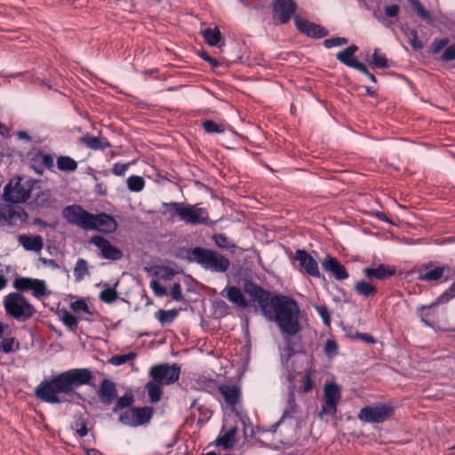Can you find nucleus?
<instances>
[{
    "label": "nucleus",
    "mask_w": 455,
    "mask_h": 455,
    "mask_svg": "<svg viewBox=\"0 0 455 455\" xmlns=\"http://www.w3.org/2000/svg\"><path fill=\"white\" fill-rule=\"evenodd\" d=\"M92 379V372L87 368L70 369L52 376L50 379L43 380L35 388V395L37 399L52 404H80L85 399L82 394L76 392V388L89 385Z\"/></svg>",
    "instance_id": "nucleus-1"
},
{
    "label": "nucleus",
    "mask_w": 455,
    "mask_h": 455,
    "mask_svg": "<svg viewBox=\"0 0 455 455\" xmlns=\"http://www.w3.org/2000/svg\"><path fill=\"white\" fill-rule=\"evenodd\" d=\"M299 306L291 296L281 294L275 299V307L268 320L275 321L283 334L295 336L301 329Z\"/></svg>",
    "instance_id": "nucleus-2"
},
{
    "label": "nucleus",
    "mask_w": 455,
    "mask_h": 455,
    "mask_svg": "<svg viewBox=\"0 0 455 455\" xmlns=\"http://www.w3.org/2000/svg\"><path fill=\"white\" fill-rule=\"evenodd\" d=\"M187 259L212 272L225 273L230 267V260L225 255L204 247L196 246L189 249L187 252Z\"/></svg>",
    "instance_id": "nucleus-3"
},
{
    "label": "nucleus",
    "mask_w": 455,
    "mask_h": 455,
    "mask_svg": "<svg viewBox=\"0 0 455 455\" xmlns=\"http://www.w3.org/2000/svg\"><path fill=\"white\" fill-rule=\"evenodd\" d=\"M5 313L18 322H26L36 313V307L20 292H12L4 300Z\"/></svg>",
    "instance_id": "nucleus-4"
},
{
    "label": "nucleus",
    "mask_w": 455,
    "mask_h": 455,
    "mask_svg": "<svg viewBox=\"0 0 455 455\" xmlns=\"http://www.w3.org/2000/svg\"><path fill=\"white\" fill-rule=\"evenodd\" d=\"M455 298V283L440 294L429 305H422L417 307L416 313L425 326L435 329V323L438 320L437 307L449 302ZM455 331V328L451 330Z\"/></svg>",
    "instance_id": "nucleus-5"
},
{
    "label": "nucleus",
    "mask_w": 455,
    "mask_h": 455,
    "mask_svg": "<svg viewBox=\"0 0 455 455\" xmlns=\"http://www.w3.org/2000/svg\"><path fill=\"white\" fill-rule=\"evenodd\" d=\"M175 213L180 220L187 224L193 226L204 225L206 227H212L215 221L210 220L209 213L206 208L197 207L196 205L183 204H174Z\"/></svg>",
    "instance_id": "nucleus-6"
},
{
    "label": "nucleus",
    "mask_w": 455,
    "mask_h": 455,
    "mask_svg": "<svg viewBox=\"0 0 455 455\" xmlns=\"http://www.w3.org/2000/svg\"><path fill=\"white\" fill-rule=\"evenodd\" d=\"M244 290L253 302L257 304L262 315L268 319L275 307V299L279 298L281 294H273L252 282L247 283Z\"/></svg>",
    "instance_id": "nucleus-7"
},
{
    "label": "nucleus",
    "mask_w": 455,
    "mask_h": 455,
    "mask_svg": "<svg viewBox=\"0 0 455 455\" xmlns=\"http://www.w3.org/2000/svg\"><path fill=\"white\" fill-rule=\"evenodd\" d=\"M395 411V407L391 403H376L363 407L357 418L365 423H383L394 415Z\"/></svg>",
    "instance_id": "nucleus-8"
},
{
    "label": "nucleus",
    "mask_w": 455,
    "mask_h": 455,
    "mask_svg": "<svg viewBox=\"0 0 455 455\" xmlns=\"http://www.w3.org/2000/svg\"><path fill=\"white\" fill-rule=\"evenodd\" d=\"M33 180L26 177H18L14 186L12 181L4 188V198L12 204L25 203L31 196Z\"/></svg>",
    "instance_id": "nucleus-9"
},
{
    "label": "nucleus",
    "mask_w": 455,
    "mask_h": 455,
    "mask_svg": "<svg viewBox=\"0 0 455 455\" xmlns=\"http://www.w3.org/2000/svg\"><path fill=\"white\" fill-rule=\"evenodd\" d=\"M151 406H133L119 413L118 421L130 427H138L150 422L154 415Z\"/></svg>",
    "instance_id": "nucleus-10"
},
{
    "label": "nucleus",
    "mask_w": 455,
    "mask_h": 455,
    "mask_svg": "<svg viewBox=\"0 0 455 455\" xmlns=\"http://www.w3.org/2000/svg\"><path fill=\"white\" fill-rule=\"evenodd\" d=\"M341 400V387L335 382H328L323 388V401L318 418L323 419L324 416L334 417L338 411V405Z\"/></svg>",
    "instance_id": "nucleus-11"
},
{
    "label": "nucleus",
    "mask_w": 455,
    "mask_h": 455,
    "mask_svg": "<svg viewBox=\"0 0 455 455\" xmlns=\"http://www.w3.org/2000/svg\"><path fill=\"white\" fill-rule=\"evenodd\" d=\"M418 273V280L420 282L433 283L440 281L447 273L443 281H448L455 275V271L450 274L451 267L449 266H437L435 261H429L422 264L416 271Z\"/></svg>",
    "instance_id": "nucleus-12"
},
{
    "label": "nucleus",
    "mask_w": 455,
    "mask_h": 455,
    "mask_svg": "<svg viewBox=\"0 0 455 455\" xmlns=\"http://www.w3.org/2000/svg\"><path fill=\"white\" fill-rule=\"evenodd\" d=\"M148 374L156 382L163 386H169L179 380L180 366L177 363L172 365L167 363L156 364L150 368Z\"/></svg>",
    "instance_id": "nucleus-13"
},
{
    "label": "nucleus",
    "mask_w": 455,
    "mask_h": 455,
    "mask_svg": "<svg viewBox=\"0 0 455 455\" xmlns=\"http://www.w3.org/2000/svg\"><path fill=\"white\" fill-rule=\"evenodd\" d=\"M63 218L70 224L76 225L81 228L87 230L91 228L92 213L85 211L79 204H72L64 208L62 212Z\"/></svg>",
    "instance_id": "nucleus-14"
},
{
    "label": "nucleus",
    "mask_w": 455,
    "mask_h": 455,
    "mask_svg": "<svg viewBox=\"0 0 455 455\" xmlns=\"http://www.w3.org/2000/svg\"><path fill=\"white\" fill-rule=\"evenodd\" d=\"M13 287L19 291H32L35 298L40 299L50 295L45 282L41 279L30 277H18L13 282Z\"/></svg>",
    "instance_id": "nucleus-15"
},
{
    "label": "nucleus",
    "mask_w": 455,
    "mask_h": 455,
    "mask_svg": "<svg viewBox=\"0 0 455 455\" xmlns=\"http://www.w3.org/2000/svg\"><path fill=\"white\" fill-rule=\"evenodd\" d=\"M293 20L296 29L309 38L321 39L329 35V30L326 28L303 19L299 15H294Z\"/></svg>",
    "instance_id": "nucleus-16"
},
{
    "label": "nucleus",
    "mask_w": 455,
    "mask_h": 455,
    "mask_svg": "<svg viewBox=\"0 0 455 455\" xmlns=\"http://www.w3.org/2000/svg\"><path fill=\"white\" fill-rule=\"evenodd\" d=\"M28 219V213L20 206H12L10 204H0V225H16L17 221L25 222Z\"/></svg>",
    "instance_id": "nucleus-17"
},
{
    "label": "nucleus",
    "mask_w": 455,
    "mask_h": 455,
    "mask_svg": "<svg viewBox=\"0 0 455 455\" xmlns=\"http://www.w3.org/2000/svg\"><path fill=\"white\" fill-rule=\"evenodd\" d=\"M294 260L299 261L301 272L312 277L319 278L321 276L318 263L313 256L306 250L298 249L294 254Z\"/></svg>",
    "instance_id": "nucleus-18"
},
{
    "label": "nucleus",
    "mask_w": 455,
    "mask_h": 455,
    "mask_svg": "<svg viewBox=\"0 0 455 455\" xmlns=\"http://www.w3.org/2000/svg\"><path fill=\"white\" fill-rule=\"evenodd\" d=\"M90 242L100 249V254L103 259L118 260L124 256L123 251L119 248L112 245L107 238L101 235H96L92 236Z\"/></svg>",
    "instance_id": "nucleus-19"
},
{
    "label": "nucleus",
    "mask_w": 455,
    "mask_h": 455,
    "mask_svg": "<svg viewBox=\"0 0 455 455\" xmlns=\"http://www.w3.org/2000/svg\"><path fill=\"white\" fill-rule=\"evenodd\" d=\"M274 14L277 16L280 24L288 23L297 10L293 0H274L272 3Z\"/></svg>",
    "instance_id": "nucleus-20"
},
{
    "label": "nucleus",
    "mask_w": 455,
    "mask_h": 455,
    "mask_svg": "<svg viewBox=\"0 0 455 455\" xmlns=\"http://www.w3.org/2000/svg\"><path fill=\"white\" fill-rule=\"evenodd\" d=\"M92 226L87 230H97L104 234H112L117 229V222L111 215L107 213L92 214Z\"/></svg>",
    "instance_id": "nucleus-21"
},
{
    "label": "nucleus",
    "mask_w": 455,
    "mask_h": 455,
    "mask_svg": "<svg viewBox=\"0 0 455 455\" xmlns=\"http://www.w3.org/2000/svg\"><path fill=\"white\" fill-rule=\"evenodd\" d=\"M322 267L338 281H343L349 277V273L345 266L330 254L323 260Z\"/></svg>",
    "instance_id": "nucleus-22"
},
{
    "label": "nucleus",
    "mask_w": 455,
    "mask_h": 455,
    "mask_svg": "<svg viewBox=\"0 0 455 455\" xmlns=\"http://www.w3.org/2000/svg\"><path fill=\"white\" fill-rule=\"evenodd\" d=\"M117 394L116 385L112 380L103 379L100 381L98 396L102 404L108 406L114 403L117 399Z\"/></svg>",
    "instance_id": "nucleus-23"
},
{
    "label": "nucleus",
    "mask_w": 455,
    "mask_h": 455,
    "mask_svg": "<svg viewBox=\"0 0 455 455\" xmlns=\"http://www.w3.org/2000/svg\"><path fill=\"white\" fill-rule=\"evenodd\" d=\"M396 273L395 267L387 264H379L377 267H364L363 274L369 279L386 280Z\"/></svg>",
    "instance_id": "nucleus-24"
},
{
    "label": "nucleus",
    "mask_w": 455,
    "mask_h": 455,
    "mask_svg": "<svg viewBox=\"0 0 455 455\" xmlns=\"http://www.w3.org/2000/svg\"><path fill=\"white\" fill-rule=\"evenodd\" d=\"M359 50L356 44H351L347 48L336 54V59L348 68H363V62L358 60L355 53Z\"/></svg>",
    "instance_id": "nucleus-25"
},
{
    "label": "nucleus",
    "mask_w": 455,
    "mask_h": 455,
    "mask_svg": "<svg viewBox=\"0 0 455 455\" xmlns=\"http://www.w3.org/2000/svg\"><path fill=\"white\" fill-rule=\"evenodd\" d=\"M225 402L229 406H235L241 397V389L236 385H220V391Z\"/></svg>",
    "instance_id": "nucleus-26"
},
{
    "label": "nucleus",
    "mask_w": 455,
    "mask_h": 455,
    "mask_svg": "<svg viewBox=\"0 0 455 455\" xmlns=\"http://www.w3.org/2000/svg\"><path fill=\"white\" fill-rule=\"evenodd\" d=\"M79 142L92 150H105L106 148H112L111 143L107 138L93 137L88 133L82 136L79 139Z\"/></svg>",
    "instance_id": "nucleus-27"
},
{
    "label": "nucleus",
    "mask_w": 455,
    "mask_h": 455,
    "mask_svg": "<svg viewBox=\"0 0 455 455\" xmlns=\"http://www.w3.org/2000/svg\"><path fill=\"white\" fill-rule=\"evenodd\" d=\"M204 42L210 46L220 47L224 44L223 36L218 27L207 28L202 32Z\"/></svg>",
    "instance_id": "nucleus-28"
},
{
    "label": "nucleus",
    "mask_w": 455,
    "mask_h": 455,
    "mask_svg": "<svg viewBox=\"0 0 455 455\" xmlns=\"http://www.w3.org/2000/svg\"><path fill=\"white\" fill-rule=\"evenodd\" d=\"M19 242L27 251H39L44 246L43 238L40 235H20Z\"/></svg>",
    "instance_id": "nucleus-29"
},
{
    "label": "nucleus",
    "mask_w": 455,
    "mask_h": 455,
    "mask_svg": "<svg viewBox=\"0 0 455 455\" xmlns=\"http://www.w3.org/2000/svg\"><path fill=\"white\" fill-rule=\"evenodd\" d=\"M354 290L358 295L365 298L375 296L378 292L377 287L365 280L357 281Z\"/></svg>",
    "instance_id": "nucleus-30"
},
{
    "label": "nucleus",
    "mask_w": 455,
    "mask_h": 455,
    "mask_svg": "<svg viewBox=\"0 0 455 455\" xmlns=\"http://www.w3.org/2000/svg\"><path fill=\"white\" fill-rule=\"evenodd\" d=\"M227 298L228 300L241 307L245 308L248 306V302L239 287L228 286L227 288Z\"/></svg>",
    "instance_id": "nucleus-31"
},
{
    "label": "nucleus",
    "mask_w": 455,
    "mask_h": 455,
    "mask_svg": "<svg viewBox=\"0 0 455 455\" xmlns=\"http://www.w3.org/2000/svg\"><path fill=\"white\" fill-rule=\"evenodd\" d=\"M236 435V427H234L228 430L223 435H219L215 440L217 446H222L224 450H230L235 444Z\"/></svg>",
    "instance_id": "nucleus-32"
},
{
    "label": "nucleus",
    "mask_w": 455,
    "mask_h": 455,
    "mask_svg": "<svg viewBox=\"0 0 455 455\" xmlns=\"http://www.w3.org/2000/svg\"><path fill=\"white\" fill-rule=\"evenodd\" d=\"M161 386L163 385L158 382H156L155 380L148 381L145 385V390L147 391L148 395L149 397V401L152 403H157L161 400V397L163 395V389Z\"/></svg>",
    "instance_id": "nucleus-33"
},
{
    "label": "nucleus",
    "mask_w": 455,
    "mask_h": 455,
    "mask_svg": "<svg viewBox=\"0 0 455 455\" xmlns=\"http://www.w3.org/2000/svg\"><path fill=\"white\" fill-rule=\"evenodd\" d=\"M413 7L417 15L427 22V24L433 26L435 19L433 15L421 4L419 0H407Z\"/></svg>",
    "instance_id": "nucleus-34"
},
{
    "label": "nucleus",
    "mask_w": 455,
    "mask_h": 455,
    "mask_svg": "<svg viewBox=\"0 0 455 455\" xmlns=\"http://www.w3.org/2000/svg\"><path fill=\"white\" fill-rule=\"evenodd\" d=\"M134 403V397L131 393H125L123 396L118 397L116 400V405L112 409L113 413L124 411L123 410L130 409Z\"/></svg>",
    "instance_id": "nucleus-35"
},
{
    "label": "nucleus",
    "mask_w": 455,
    "mask_h": 455,
    "mask_svg": "<svg viewBox=\"0 0 455 455\" xmlns=\"http://www.w3.org/2000/svg\"><path fill=\"white\" fill-rule=\"evenodd\" d=\"M190 410L196 409V411L199 413V418L196 421L197 425H204L212 417V411L208 407L198 404L197 400H194L189 407Z\"/></svg>",
    "instance_id": "nucleus-36"
},
{
    "label": "nucleus",
    "mask_w": 455,
    "mask_h": 455,
    "mask_svg": "<svg viewBox=\"0 0 455 455\" xmlns=\"http://www.w3.org/2000/svg\"><path fill=\"white\" fill-rule=\"evenodd\" d=\"M59 315L66 327H68L72 331L76 330L78 325V318L76 315L71 314L66 308L60 310Z\"/></svg>",
    "instance_id": "nucleus-37"
},
{
    "label": "nucleus",
    "mask_w": 455,
    "mask_h": 455,
    "mask_svg": "<svg viewBox=\"0 0 455 455\" xmlns=\"http://www.w3.org/2000/svg\"><path fill=\"white\" fill-rule=\"evenodd\" d=\"M77 166V162L70 156H60L57 158V167L61 172H75Z\"/></svg>",
    "instance_id": "nucleus-38"
},
{
    "label": "nucleus",
    "mask_w": 455,
    "mask_h": 455,
    "mask_svg": "<svg viewBox=\"0 0 455 455\" xmlns=\"http://www.w3.org/2000/svg\"><path fill=\"white\" fill-rule=\"evenodd\" d=\"M298 412V405L296 403L294 393H290L287 400V407L285 408L281 419L276 425H280L286 418L292 417L293 414Z\"/></svg>",
    "instance_id": "nucleus-39"
},
{
    "label": "nucleus",
    "mask_w": 455,
    "mask_h": 455,
    "mask_svg": "<svg viewBox=\"0 0 455 455\" xmlns=\"http://www.w3.org/2000/svg\"><path fill=\"white\" fill-rule=\"evenodd\" d=\"M201 126L208 134H221L225 132L224 124L216 123L212 119L202 121Z\"/></svg>",
    "instance_id": "nucleus-40"
},
{
    "label": "nucleus",
    "mask_w": 455,
    "mask_h": 455,
    "mask_svg": "<svg viewBox=\"0 0 455 455\" xmlns=\"http://www.w3.org/2000/svg\"><path fill=\"white\" fill-rule=\"evenodd\" d=\"M32 162L41 163L48 170H52L54 167L53 156L50 154H45L42 150H38L31 158Z\"/></svg>",
    "instance_id": "nucleus-41"
},
{
    "label": "nucleus",
    "mask_w": 455,
    "mask_h": 455,
    "mask_svg": "<svg viewBox=\"0 0 455 455\" xmlns=\"http://www.w3.org/2000/svg\"><path fill=\"white\" fill-rule=\"evenodd\" d=\"M179 311L177 309L164 310L159 309L156 313V316L162 324L172 323L177 317Z\"/></svg>",
    "instance_id": "nucleus-42"
},
{
    "label": "nucleus",
    "mask_w": 455,
    "mask_h": 455,
    "mask_svg": "<svg viewBox=\"0 0 455 455\" xmlns=\"http://www.w3.org/2000/svg\"><path fill=\"white\" fill-rule=\"evenodd\" d=\"M216 246L222 250L232 249L235 244L229 240V238L222 233L214 234L212 237Z\"/></svg>",
    "instance_id": "nucleus-43"
},
{
    "label": "nucleus",
    "mask_w": 455,
    "mask_h": 455,
    "mask_svg": "<svg viewBox=\"0 0 455 455\" xmlns=\"http://www.w3.org/2000/svg\"><path fill=\"white\" fill-rule=\"evenodd\" d=\"M371 64H372L374 68L382 69L389 67L388 60L385 54L380 53V50L379 48L374 50Z\"/></svg>",
    "instance_id": "nucleus-44"
},
{
    "label": "nucleus",
    "mask_w": 455,
    "mask_h": 455,
    "mask_svg": "<svg viewBox=\"0 0 455 455\" xmlns=\"http://www.w3.org/2000/svg\"><path fill=\"white\" fill-rule=\"evenodd\" d=\"M405 36L408 37V43L414 51H419L423 49L424 44L419 39L418 31L415 28L408 29L405 32Z\"/></svg>",
    "instance_id": "nucleus-45"
},
{
    "label": "nucleus",
    "mask_w": 455,
    "mask_h": 455,
    "mask_svg": "<svg viewBox=\"0 0 455 455\" xmlns=\"http://www.w3.org/2000/svg\"><path fill=\"white\" fill-rule=\"evenodd\" d=\"M116 283L115 285H116ZM100 299L107 304H111L115 302L118 298V293L116 290V286L110 287L107 286L100 293Z\"/></svg>",
    "instance_id": "nucleus-46"
},
{
    "label": "nucleus",
    "mask_w": 455,
    "mask_h": 455,
    "mask_svg": "<svg viewBox=\"0 0 455 455\" xmlns=\"http://www.w3.org/2000/svg\"><path fill=\"white\" fill-rule=\"evenodd\" d=\"M145 187V180L142 177L132 175L127 179V188L132 192H140Z\"/></svg>",
    "instance_id": "nucleus-47"
},
{
    "label": "nucleus",
    "mask_w": 455,
    "mask_h": 455,
    "mask_svg": "<svg viewBox=\"0 0 455 455\" xmlns=\"http://www.w3.org/2000/svg\"><path fill=\"white\" fill-rule=\"evenodd\" d=\"M20 347L19 342L15 338H5L0 342V352L10 354Z\"/></svg>",
    "instance_id": "nucleus-48"
},
{
    "label": "nucleus",
    "mask_w": 455,
    "mask_h": 455,
    "mask_svg": "<svg viewBox=\"0 0 455 455\" xmlns=\"http://www.w3.org/2000/svg\"><path fill=\"white\" fill-rule=\"evenodd\" d=\"M314 371L312 369H308L306 371L302 377V393H308L312 391L315 387V382L313 379Z\"/></svg>",
    "instance_id": "nucleus-49"
},
{
    "label": "nucleus",
    "mask_w": 455,
    "mask_h": 455,
    "mask_svg": "<svg viewBox=\"0 0 455 455\" xmlns=\"http://www.w3.org/2000/svg\"><path fill=\"white\" fill-rule=\"evenodd\" d=\"M449 43L450 39L448 37L435 39L429 46L428 52L433 55L438 54L443 48L447 47Z\"/></svg>",
    "instance_id": "nucleus-50"
},
{
    "label": "nucleus",
    "mask_w": 455,
    "mask_h": 455,
    "mask_svg": "<svg viewBox=\"0 0 455 455\" xmlns=\"http://www.w3.org/2000/svg\"><path fill=\"white\" fill-rule=\"evenodd\" d=\"M136 357V353L131 352L128 354H123V355H113L108 362L111 364L119 366L126 363L127 362L134 359Z\"/></svg>",
    "instance_id": "nucleus-51"
},
{
    "label": "nucleus",
    "mask_w": 455,
    "mask_h": 455,
    "mask_svg": "<svg viewBox=\"0 0 455 455\" xmlns=\"http://www.w3.org/2000/svg\"><path fill=\"white\" fill-rule=\"evenodd\" d=\"M35 203L38 207L50 208L52 206V198L49 191H42L35 199Z\"/></svg>",
    "instance_id": "nucleus-52"
},
{
    "label": "nucleus",
    "mask_w": 455,
    "mask_h": 455,
    "mask_svg": "<svg viewBox=\"0 0 455 455\" xmlns=\"http://www.w3.org/2000/svg\"><path fill=\"white\" fill-rule=\"evenodd\" d=\"M70 307L74 311H82L89 315H92L93 312L90 310V307L84 299H78L76 301L71 302Z\"/></svg>",
    "instance_id": "nucleus-53"
},
{
    "label": "nucleus",
    "mask_w": 455,
    "mask_h": 455,
    "mask_svg": "<svg viewBox=\"0 0 455 455\" xmlns=\"http://www.w3.org/2000/svg\"><path fill=\"white\" fill-rule=\"evenodd\" d=\"M88 272L87 262L84 259H78L76 261L74 273L76 280L84 278V275Z\"/></svg>",
    "instance_id": "nucleus-54"
},
{
    "label": "nucleus",
    "mask_w": 455,
    "mask_h": 455,
    "mask_svg": "<svg viewBox=\"0 0 455 455\" xmlns=\"http://www.w3.org/2000/svg\"><path fill=\"white\" fill-rule=\"evenodd\" d=\"M201 385L203 389L209 394H214L215 392L220 391V385H219L217 380L213 379H205L202 380Z\"/></svg>",
    "instance_id": "nucleus-55"
},
{
    "label": "nucleus",
    "mask_w": 455,
    "mask_h": 455,
    "mask_svg": "<svg viewBox=\"0 0 455 455\" xmlns=\"http://www.w3.org/2000/svg\"><path fill=\"white\" fill-rule=\"evenodd\" d=\"M323 46L327 49H331L336 46H341L348 44V39L346 37H332L323 41Z\"/></svg>",
    "instance_id": "nucleus-56"
},
{
    "label": "nucleus",
    "mask_w": 455,
    "mask_h": 455,
    "mask_svg": "<svg viewBox=\"0 0 455 455\" xmlns=\"http://www.w3.org/2000/svg\"><path fill=\"white\" fill-rule=\"evenodd\" d=\"M315 309L319 314L325 326L331 325V313L326 306L315 305Z\"/></svg>",
    "instance_id": "nucleus-57"
},
{
    "label": "nucleus",
    "mask_w": 455,
    "mask_h": 455,
    "mask_svg": "<svg viewBox=\"0 0 455 455\" xmlns=\"http://www.w3.org/2000/svg\"><path fill=\"white\" fill-rule=\"evenodd\" d=\"M73 428L80 437H84L88 434L87 424L84 419H77L74 423Z\"/></svg>",
    "instance_id": "nucleus-58"
},
{
    "label": "nucleus",
    "mask_w": 455,
    "mask_h": 455,
    "mask_svg": "<svg viewBox=\"0 0 455 455\" xmlns=\"http://www.w3.org/2000/svg\"><path fill=\"white\" fill-rule=\"evenodd\" d=\"M440 60L444 62L455 60V44L445 48L440 57Z\"/></svg>",
    "instance_id": "nucleus-59"
},
{
    "label": "nucleus",
    "mask_w": 455,
    "mask_h": 455,
    "mask_svg": "<svg viewBox=\"0 0 455 455\" xmlns=\"http://www.w3.org/2000/svg\"><path fill=\"white\" fill-rule=\"evenodd\" d=\"M352 339H357L368 344H375L377 341L373 336L365 332L355 331V335H349Z\"/></svg>",
    "instance_id": "nucleus-60"
},
{
    "label": "nucleus",
    "mask_w": 455,
    "mask_h": 455,
    "mask_svg": "<svg viewBox=\"0 0 455 455\" xmlns=\"http://www.w3.org/2000/svg\"><path fill=\"white\" fill-rule=\"evenodd\" d=\"M339 346L334 339H327L324 346V353L328 356H333L338 353Z\"/></svg>",
    "instance_id": "nucleus-61"
},
{
    "label": "nucleus",
    "mask_w": 455,
    "mask_h": 455,
    "mask_svg": "<svg viewBox=\"0 0 455 455\" xmlns=\"http://www.w3.org/2000/svg\"><path fill=\"white\" fill-rule=\"evenodd\" d=\"M198 56L204 60V61L208 62L209 64H211L212 68H218L220 66V61L214 58H212L208 52L207 51L202 49L201 51L198 52Z\"/></svg>",
    "instance_id": "nucleus-62"
},
{
    "label": "nucleus",
    "mask_w": 455,
    "mask_h": 455,
    "mask_svg": "<svg viewBox=\"0 0 455 455\" xmlns=\"http://www.w3.org/2000/svg\"><path fill=\"white\" fill-rule=\"evenodd\" d=\"M171 296L176 301H180L184 299L181 291V285L179 282L172 284L171 289Z\"/></svg>",
    "instance_id": "nucleus-63"
},
{
    "label": "nucleus",
    "mask_w": 455,
    "mask_h": 455,
    "mask_svg": "<svg viewBox=\"0 0 455 455\" xmlns=\"http://www.w3.org/2000/svg\"><path fill=\"white\" fill-rule=\"evenodd\" d=\"M150 287L152 288L154 293L158 297L164 296L167 293L166 288L162 286L156 280H152L150 282Z\"/></svg>",
    "instance_id": "nucleus-64"
}]
</instances>
